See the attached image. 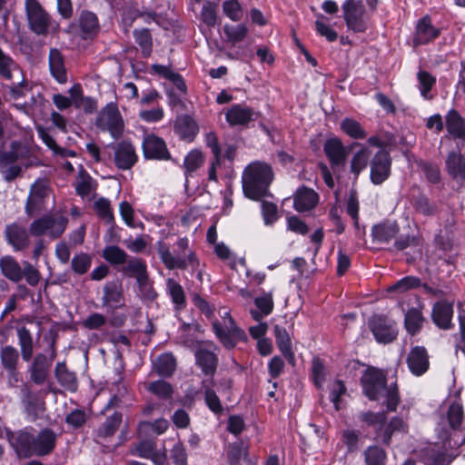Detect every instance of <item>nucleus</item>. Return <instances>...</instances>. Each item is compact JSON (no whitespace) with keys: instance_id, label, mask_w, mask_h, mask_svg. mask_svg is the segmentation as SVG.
I'll return each instance as SVG.
<instances>
[{"instance_id":"obj_1","label":"nucleus","mask_w":465,"mask_h":465,"mask_svg":"<svg viewBox=\"0 0 465 465\" xmlns=\"http://www.w3.org/2000/svg\"><path fill=\"white\" fill-rule=\"evenodd\" d=\"M463 408L458 401L450 405L447 416L436 427L441 445L432 444L424 450L426 465H450L455 458L454 450L465 443Z\"/></svg>"},{"instance_id":"obj_2","label":"nucleus","mask_w":465,"mask_h":465,"mask_svg":"<svg viewBox=\"0 0 465 465\" xmlns=\"http://www.w3.org/2000/svg\"><path fill=\"white\" fill-rule=\"evenodd\" d=\"M35 432L34 429L25 428L13 437L12 445L19 457L44 456L54 448L55 434L51 430Z\"/></svg>"},{"instance_id":"obj_3","label":"nucleus","mask_w":465,"mask_h":465,"mask_svg":"<svg viewBox=\"0 0 465 465\" xmlns=\"http://www.w3.org/2000/svg\"><path fill=\"white\" fill-rule=\"evenodd\" d=\"M385 374L379 369L368 367L361 375V384L363 394L371 401H380L385 397L387 410L395 411L400 396L396 384L387 386Z\"/></svg>"},{"instance_id":"obj_4","label":"nucleus","mask_w":465,"mask_h":465,"mask_svg":"<svg viewBox=\"0 0 465 465\" xmlns=\"http://www.w3.org/2000/svg\"><path fill=\"white\" fill-rule=\"evenodd\" d=\"M273 180V172L266 163L255 161L248 164L242 175L244 195L252 200H260L269 195V187Z\"/></svg>"},{"instance_id":"obj_5","label":"nucleus","mask_w":465,"mask_h":465,"mask_svg":"<svg viewBox=\"0 0 465 465\" xmlns=\"http://www.w3.org/2000/svg\"><path fill=\"white\" fill-rule=\"evenodd\" d=\"M156 249L161 262L168 270H185L188 266L198 265L196 254L190 249L187 237L178 238L173 252H171L170 244L163 240L157 241Z\"/></svg>"},{"instance_id":"obj_6","label":"nucleus","mask_w":465,"mask_h":465,"mask_svg":"<svg viewBox=\"0 0 465 465\" xmlns=\"http://www.w3.org/2000/svg\"><path fill=\"white\" fill-rule=\"evenodd\" d=\"M343 19L348 30L353 33H364L369 27L366 9L361 0H345L341 4Z\"/></svg>"},{"instance_id":"obj_7","label":"nucleus","mask_w":465,"mask_h":465,"mask_svg":"<svg viewBox=\"0 0 465 465\" xmlns=\"http://www.w3.org/2000/svg\"><path fill=\"white\" fill-rule=\"evenodd\" d=\"M213 331L220 342L229 350L234 348L237 341L244 335L226 311L222 315V321L216 320L213 322Z\"/></svg>"},{"instance_id":"obj_8","label":"nucleus","mask_w":465,"mask_h":465,"mask_svg":"<svg viewBox=\"0 0 465 465\" xmlns=\"http://www.w3.org/2000/svg\"><path fill=\"white\" fill-rule=\"evenodd\" d=\"M95 125L101 131L108 132L114 139L124 132V121L115 103L107 104L98 114Z\"/></svg>"},{"instance_id":"obj_9","label":"nucleus","mask_w":465,"mask_h":465,"mask_svg":"<svg viewBox=\"0 0 465 465\" xmlns=\"http://www.w3.org/2000/svg\"><path fill=\"white\" fill-rule=\"evenodd\" d=\"M25 11L30 29L36 35H45L51 26V17L37 0H25Z\"/></svg>"},{"instance_id":"obj_10","label":"nucleus","mask_w":465,"mask_h":465,"mask_svg":"<svg viewBox=\"0 0 465 465\" xmlns=\"http://www.w3.org/2000/svg\"><path fill=\"white\" fill-rule=\"evenodd\" d=\"M392 160L390 153L381 149L371 158L370 163V180L375 185L382 184L391 175Z\"/></svg>"},{"instance_id":"obj_11","label":"nucleus","mask_w":465,"mask_h":465,"mask_svg":"<svg viewBox=\"0 0 465 465\" xmlns=\"http://www.w3.org/2000/svg\"><path fill=\"white\" fill-rule=\"evenodd\" d=\"M370 329L380 343H390L398 335L396 323L383 315L373 316L370 322Z\"/></svg>"},{"instance_id":"obj_12","label":"nucleus","mask_w":465,"mask_h":465,"mask_svg":"<svg viewBox=\"0 0 465 465\" xmlns=\"http://www.w3.org/2000/svg\"><path fill=\"white\" fill-rule=\"evenodd\" d=\"M143 156L145 159L168 161L171 154L163 138L155 134H147L142 143Z\"/></svg>"},{"instance_id":"obj_13","label":"nucleus","mask_w":465,"mask_h":465,"mask_svg":"<svg viewBox=\"0 0 465 465\" xmlns=\"http://www.w3.org/2000/svg\"><path fill=\"white\" fill-rule=\"evenodd\" d=\"M406 363L410 372L420 377L425 374L430 368V356L423 346L412 347L406 358Z\"/></svg>"},{"instance_id":"obj_14","label":"nucleus","mask_w":465,"mask_h":465,"mask_svg":"<svg viewBox=\"0 0 465 465\" xmlns=\"http://www.w3.org/2000/svg\"><path fill=\"white\" fill-rule=\"evenodd\" d=\"M323 150L334 173H336L341 168L344 167L348 150L340 139H328L324 143Z\"/></svg>"},{"instance_id":"obj_15","label":"nucleus","mask_w":465,"mask_h":465,"mask_svg":"<svg viewBox=\"0 0 465 465\" xmlns=\"http://www.w3.org/2000/svg\"><path fill=\"white\" fill-rule=\"evenodd\" d=\"M217 346L213 343L206 347H200L195 351L196 364L205 376L213 377L218 366Z\"/></svg>"},{"instance_id":"obj_16","label":"nucleus","mask_w":465,"mask_h":465,"mask_svg":"<svg viewBox=\"0 0 465 465\" xmlns=\"http://www.w3.org/2000/svg\"><path fill=\"white\" fill-rule=\"evenodd\" d=\"M138 157L134 146L126 141L116 143L114 147V161L120 170H129L137 162Z\"/></svg>"},{"instance_id":"obj_17","label":"nucleus","mask_w":465,"mask_h":465,"mask_svg":"<svg viewBox=\"0 0 465 465\" xmlns=\"http://www.w3.org/2000/svg\"><path fill=\"white\" fill-rule=\"evenodd\" d=\"M20 398L25 411L30 420L37 419L44 411V402L36 392H34L27 384H23L20 389Z\"/></svg>"},{"instance_id":"obj_18","label":"nucleus","mask_w":465,"mask_h":465,"mask_svg":"<svg viewBox=\"0 0 465 465\" xmlns=\"http://www.w3.org/2000/svg\"><path fill=\"white\" fill-rule=\"evenodd\" d=\"M48 187L45 183L38 182L33 184L25 205V212L28 215L38 214L44 210V202L48 196Z\"/></svg>"},{"instance_id":"obj_19","label":"nucleus","mask_w":465,"mask_h":465,"mask_svg":"<svg viewBox=\"0 0 465 465\" xmlns=\"http://www.w3.org/2000/svg\"><path fill=\"white\" fill-rule=\"evenodd\" d=\"M5 236L15 251H23L30 244L26 228L16 223L6 225Z\"/></svg>"},{"instance_id":"obj_20","label":"nucleus","mask_w":465,"mask_h":465,"mask_svg":"<svg viewBox=\"0 0 465 465\" xmlns=\"http://www.w3.org/2000/svg\"><path fill=\"white\" fill-rule=\"evenodd\" d=\"M440 29L434 27L429 15L419 19L416 25L414 45H421L430 43L440 35Z\"/></svg>"},{"instance_id":"obj_21","label":"nucleus","mask_w":465,"mask_h":465,"mask_svg":"<svg viewBox=\"0 0 465 465\" xmlns=\"http://www.w3.org/2000/svg\"><path fill=\"white\" fill-rule=\"evenodd\" d=\"M255 112L252 108L243 104L232 105L225 113V119L231 126L247 125L254 120Z\"/></svg>"},{"instance_id":"obj_22","label":"nucleus","mask_w":465,"mask_h":465,"mask_svg":"<svg viewBox=\"0 0 465 465\" xmlns=\"http://www.w3.org/2000/svg\"><path fill=\"white\" fill-rule=\"evenodd\" d=\"M55 356L54 351L52 349L50 359L47 358L46 355L38 353L30 367V375L32 381L35 384H43L48 374L49 368L52 364V361Z\"/></svg>"},{"instance_id":"obj_23","label":"nucleus","mask_w":465,"mask_h":465,"mask_svg":"<svg viewBox=\"0 0 465 465\" xmlns=\"http://www.w3.org/2000/svg\"><path fill=\"white\" fill-rule=\"evenodd\" d=\"M319 202L318 193L312 188L302 186L293 194V208L303 213L313 209Z\"/></svg>"},{"instance_id":"obj_24","label":"nucleus","mask_w":465,"mask_h":465,"mask_svg":"<svg viewBox=\"0 0 465 465\" xmlns=\"http://www.w3.org/2000/svg\"><path fill=\"white\" fill-rule=\"evenodd\" d=\"M135 454L141 458L151 460L154 465H164L166 454L156 449V443L153 440L140 441L134 449Z\"/></svg>"},{"instance_id":"obj_25","label":"nucleus","mask_w":465,"mask_h":465,"mask_svg":"<svg viewBox=\"0 0 465 465\" xmlns=\"http://www.w3.org/2000/svg\"><path fill=\"white\" fill-rule=\"evenodd\" d=\"M453 308L452 305L445 301L438 302L432 308V321L440 329L449 330L453 327L452 324Z\"/></svg>"},{"instance_id":"obj_26","label":"nucleus","mask_w":465,"mask_h":465,"mask_svg":"<svg viewBox=\"0 0 465 465\" xmlns=\"http://www.w3.org/2000/svg\"><path fill=\"white\" fill-rule=\"evenodd\" d=\"M0 77L5 81H23V72L17 64L0 49Z\"/></svg>"},{"instance_id":"obj_27","label":"nucleus","mask_w":465,"mask_h":465,"mask_svg":"<svg viewBox=\"0 0 465 465\" xmlns=\"http://www.w3.org/2000/svg\"><path fill=\"white\" fill-rule=\"evenodd\" d=\"M102 301L104 306L113 310L123 307L124 301L121 285L116 282L106 283L104 287Z\"/></svg>"},{"instance_id":"obj_28","label":"nucleus","mask_w":465,"mask_h":465,"mask_svg":"<svg viewBox=\"0 0 465 465\" xmlns=\"http://www.w3.org/2000/svg\"><path fill=\"white\" fill-rule=\"evenodd\" d=\"M49 68L52 76L59 83L64 84L67 81L64 59L61 52L52 48L49 52Z\"/></svg>"},{"instance_id":"obj_29","label":"nucleus","mask_w":465,"mask_h":465,"mask_svg":"<svg viewBox=\"0 0 465 465\" xmlns=\"http://www.w3.org/2000/svg\"><path fill=\"white\" fill-rule=\"evenodd\" d=\"M174 131L181 139L192 142L198 134L199 128L196 122L189 115L177 118Z\"/></svg>"},{"instance_id":"obj_30","label":"nucleus","mask_w":465,"mask_h":465,"mask_svg":"<svg viewBox=\"0 0 465 465\" xmlns=\"http://www.w3.org/2000/svg\"><path fill=\"white\" fill-rule=\"evenodd\" d=\"M273 332L279 350L289 362L293 363L294 353L292 350V342L288 331L284 327L277 324L273 328Z\"/></svg>"},{"instance_id":"obj_31","label":"nucleus","mask_w":465,"mask_h":465,"mask_svg":"<svg viewBox=\"0 0 465 465\" xmlns=\"http://www.w3.org/2000/svg\"><path fill=\"white\" fill-rule=\"evenodd\" d=\"M446 128L454 138L465 140V119L454 109L450 110L446 115Z\"/></svg>"},{"instance_id":"obj_32","label":"nucleus","mask_w":465,"mask_h":465,"mask_svg":"<svg viewBox=\"0 0 465 465\" xmlns=\"http://www.w3.org/2000/svg\"><path fill=\"white\" fill-rule=\"evenodd\" d=\"M399 232V226L395 222H386L374 225L371 230L373 240L386 243L393 239Z\"/></svg>"},{"instance_id":"obj_33","label":"nucleus","mask_w":465,"mask_h":465,"mask_svg":"<svg viewBox=\"0 0 465 465\" xmlns=\"http://www.w3.org/2000/svg\"><path fill=\"white\" fill-rule=\"evenodd\" d=\"M446 167L452 178L465 181V158L460 153L451 152L448 154Z\"/></svg>"},{"instance_id":"obj_34","label":"nucleus","mask_w":465,"mask_h":465,"mask_svg":"<svg viewBox=\"0 0 465 465\" xmlns=\"http://www.w3.org/2000/svg\"><path fill=\"white\" fill-rule=\"evenodd\" d=\"M2 273L10 281L18 282L23 279L22 267L12 256H5L0 260Z\"/></svg>"},{"instance_id":"obj_35","label":"nucleus","mask_w":465,"mask_h":465,"mask_svg":"<svg viewBox=\"0 0 465 465\" xmlns=\"http://www.w3.org/2000/svg\"><path fill=\"white\" fill-rule=\"evenodd\" d=\"M123 272L137 281L148 273L145 261L138 257H128L122 269Z\"/></svg>"},{"instance_id":"obj_36","label":"nucleus","mask_w":465,"mask_h":465,"mask_svg":"<svg viewBox=\"0 0 465 465\" xmlns=\"http://www.w3.org/2000/svg\"><path fill=\"white\" fill-rule=\"evenodd\" d=\"M55 377L58 382L66 390L75 391L77 389V381L75 374L68 371L64 362H58L55 366Z\"/></svg>"},{"instance_id":"obj_37","label":"nucleus","mask_w":465,"mask_h":465,"mask_svg":"<svg viewBox=\"0 0 465 465\" xmlns=\"http://www.w3.org/2000/svg\"><path fill=\"white\" fill-rule=\"evenodd\" d=\"M79 26L84 38L93 36L97 33L99 28L97 16L95 14L89 11L83 12L79 18Z\"/></svg>"},{"instance_id":"obj_38","label":"nucleus","mask_w":465,"mask_h":465,"mask_svg":"<svg viewBox=\"0 0 465 465\" xmlns=\"http://www.w3.org/2000/svg\"><path fill=\"white\" fill-rule=\"evenodd\" d=\"M156 372L162 377H170L176 368V360L172 353L161 354L153 364Z\"/></svg>"},{"instance_id":"obj_39","label":"nucleus","mask_w":465,"mask_h":465,"mask_svg":"<svg viewBox=\"0 0 465 465\" xmlns=\"http://www.w3.org/2000/svg\"><path fill=\"white\" fill-rule=\"evenodd\" d=\"M424 318L420 310L411 308L405 313L404 325L407 332L415 335L422 327Z\"/></svg>"},{"instance_id":"obj_40","label":"nucleus","mask_w":465,"mask_h":465,"mask_svg":"<svg viewBox=\"0 0 465 465\" xmlns=\"http://www.w3.org/2000/svg\"><path fill=\"white\" fill-rule=\"evenodd\" d=\"M370 158V151L366 147H361L357 151L351 160L350 170L354 175V181H356L360 173L367 167L368 161Z\"/></svg>"},{"instance_id":"obj_41","label":"nucleus","mask_w":465,"mask_h":465,"mask_svg":"<svg viewBox=\"0 0 465 465\" xmlns=\"http://www.w3.org/2000/svg\"><path fill=\"white\" fill-rule=\"evenodd\" d=\"M122 422V414L120 412H114L108 416L104 423L97 430V436L101 438H107L113 436L118 430Z\"/></svg>"},{"instance_id":"obj_42","label":"nucleus","mask_w":465,"mask_h":465,"mask_svg":"<svg viewBox=\"0 0 465 465\" xmlns=\"http://www.w3.org/2000/svg\"><path fill=\"white\" fill-rule=\"evenodd\" d=\"M212 381H203L202 386L204 391V401L207 407L215 414L223 412V409L221 401L215 391L211 388Z\"/></svg>"},{"instance_id":"obj_43","label":"nucleus","mask_w":465,"mask_h":465,"mask_svg":"<svg viewBox=\"0 0 465 465\" xmlns=\"http://www.w3.org/2000/svg\"><path fill=\"white\" fill-rule=\"evenodd\" d=\"M408 431L407 423L399 417L392 418L390 422L386 425L382 435L381 441L389 445L391 443V437L396 432H403L406 433Z\"/></svg>"},{"instance_id":"obj_44","label":"nucleus","mask_w":465,"mask_h":465,"mask_svg":"<svg viewBox=\"0 0 465 465\" xmlns=\"http://www.w3.org/2000/svg\"><path fill=\"white\" fill-rule=\"evenodd\" d=\"M166 290L177 309L183 308L185 305L184 291L178 282L172 278L167 279Z\"/></svg>"},{"instance_id":"obj_45","label":"nucleus","mask_w":465,"mask_h":465,"mask_svg":"<svg viewBox=\"0 0 465 465\" xmlns=\"http://www.w3.org/2000/svg\"><path fill=\"white\" fill-rule=\"evenodd\" d=\"M48 220L51 221L47 224V235L53 239L59 238L65 231L68 219L63 215L48 214Z\"/></svg>"},{"instance_id":"obj_46","label":"nucleus","mask_w":465,"mask_h":465,"mask_svg":"<svg viewBox=\"0 0 465 465\" xmlns=\"http://www.w3.org/2000/svg\"><path fill=\"white\" fill-rule=\"evenodd\" d=\"M103 257L113 265H124L129 256L125 251L120 247L110 245L104 249Z\"/></svg>"},{"instance_id":"obj_47","label":"nucleus","mask_w":465,"mask_h":465,"mask_svg":"<svg viewBox=\"0 0 465 465\" xmlns=\"http://www.w3.org/2000/svg\"><path fill=\"white\" fill-rule=\"evenodd\" d=\"M0 358L1 363L6 371L16 369L19 360V353L15 347L11 345L2 347L0 351Z\"/></svg>"},{"instance_id":"obj_48","label":"nucleus","mask_w":465,"mask_h":465,"mask_svg":"<svg viewBox=\"0 0 465 465\" xmlns=\"http://www.w3.org/2000/svg\"><path fill=\"white\" fill-rule=\"evenodd\" d=\"M223 32L227 40L235 45L245 39L248 34V28L244 24H239L236 25H225L223 26Z\"/></svg>"},{"instance_id":"obj_49","label":"nucleus","mask_w":465,"mask_h":465,"mask_svg":"<svg viewBox=\"0 0 465 465\" xmlns=\"http://www.w3.org/2000/svg\"><path fill=\"white\" fill-rule=\"evenodd\" d=\"M204 162L203 154L199 150H192L190 151L184 158L183 167L185 169V174L188 175L190 173L197 171Z\"/></svg>"},{"instance_id":"obj_50","label":"nucleus","mask_w":465,"mask_h":465,"mask_svg":"<svg viewBox=\"0 0 465 465\" xmlns=\"http://www.w3.org/2000/svg\"><path fill=\"white\" fill-rule=\"evenodd\" d=\"M341 128L347 135L354 139H363L367 135L361 124L351 118H345L341 124Z\"/></svg>"},{"instance_id":"obj_51","label":"nucleus","mask_w":465,"mask_h":465,"mask_svg":"<svg viewBox=\"0 0 465 465\" xmlns=\"http://www.w3.org/2000/svg\"><path fill=\"white\" fill-rule=\"evenodd\" d=\"M414 210L424 216H430L436 213V205L424 194H419L413 199Z\"/></svg>"},{"instance_id":"obj_52","label":"nucleus","mask_w":465,"mask_h":465,"mask_svg":"<svg viewBox=\"0 0 465 465\" xmlns=\"http://www.w3.org/2000/svg\"><path fill=\"white\" fill-rule=\"evenodd\" d=\"M135 43L142 49L143 55L147 57L152 53V36L148 29H140L134 31Z\"/></svg>"},{"instance_id":"obj_53","label":"nucleus","mask_w":465,"mask_h":465,"mask_svg":"<svg viewBox=\"0 0 465 465\" xmlns=\"http://www.w3.org/2000/svg\"><path fill=\"white\" fill-rule=\"evenodd\" d=\"M138 286L139 295L143 300L153 301L157 296V293L153 286V282L149 278V274L140 277L136 281Z\"/></svg>"},{"instance_id":"obj_54","label":"nucleus","mask_w":465,"mask_h":465,"mask_svg":"<svg viewBox=\"0 0 465 465\" xmlns=\"http://www.w3.org/2000/svg\"><path fill=\"white\" fill-rule=\"evenodd\" d=\"M95 186L93 179L88 174L81 173L75 181V191L81 197H88L94 191Z\"/></svg>"},{"instance_id":"obj_55","label":"nucleus","mask_w":465,"mask_h":465,"mask_svg":"<svg viewBox=\"0 0 465 465\" xmlns=\"http://www.w3.org/2000/svg\"><path fill=\"white\" fill-rule=\"evenodd\" d=\"M420 285V280L415 276H405L391 285L389 292L403 293L409 290L418 288Z\"/></svg>"},{"instance_id":"obj_56","label":"nucleus","mask_w":465,"mask_h":465,"mask_svg":"<svg viewBox=\"0 0 465 465\" xmlns=\"http://www.w3.org/2000/svg\"><path fill=\"white\" fill-rule=\"evenodd\" d=\"M217 5L216 4L206 1L203 3L201 11V20L207 26L213 27L217 22Z\"/></svg>"},{"instance_id":"obj_57","label":"nucleus","mask_w":465,"mask_h":465,"mask_svg":"<svg viewBox=\"0 0 465 465\" xmlns=\"http://www.w3.org/2000/svg\"><path fill=\"white\" fill-rule=\"evenodd\" d=\"M92 258L87 253L75 254L71 262L73 271L77 274H84L91 267Z\"/></svg>"},{"instance_id":"obj_58","label":"nucleus","mask_w":465,"mask_h":465,"mask_svg":"<svg viewBox=\"0 0 465 465\" xmlns=\"http://www.w3.org/2000/svg\"><path fill=\"white\" fill-rule=\"evenodd\" d=\"M386 453L378 446H371L365 450L367 465H385Z\"/></svg>"},{"instance_id":"obj_59","label":"nucleus","mask_w":465,"mask_h":465,"mask_svg":"<svg viewBox=\"0 0 465 465\" xmlns=\"http://www.w3.org/2000/svg\"><path fill=\"white\" fill-rule=\"evenodd\" d=\"M147 389L161 399H170L173 391L171 384L162 380L151 382Z\"/></svg>"},{"instance_id":"obj_60","label":"nucleus","mask_w":465,"mask_h":465,"mask_svg":"<svg viewBox=\"0 0 465 465\" xmlns=\"http://www.w3.org/2000/svg\"><path fill=\"white\" fill-rule=\"evenodd\" d=\"M223 12L232 21L237 22L242 19V9L237 0H227L223 3Z\"/></svg>"},{"instance_id":"obj_61","label":"nucleus","mask_w":465,"mask_h":465,"mask_svg":"<svg viewBox=\"0 0 465 465\" xmlns=\"http://www.w3.org/2000/svg\"><path fill=\"white\" fill-rule=\"evenodd\" d=\"M19 144L15 142L11 143V150L0 152V168H5L10 164L16 163L19 159V153L17 152Z\"/></svg>"},{"instance_id":"obj_62","label":"nucleus","mask_w":465,"mask_h":465,"mask_svg":"<svg viewBox=\"0 0 465 465\" xmlns=\"http://www.w3.org/2000/svg\"><path fill=\"white\" fill-rule=\"evenodd\" d=\"M94 210L98 216L107 223H111L114 219L113 211L109 200L100 198L94 203Z\"/></svg>"},{"instance_id":"obj_63","label":"nucleus","mask_w":465,"mask_h":465,"mask_svg":"<svg viewBox=\"0 0 465 465\" xmlns=\"http://www.w3.org/2000/svg\"><path fill=\"white\" fill-rule=\"evenodd\" d=\"M419 165L428 182L438 183L440 181V168L437 164L429 162H420Z\"/></svg>"},{"instance_id":"obj_64","label":"nucleus","mask_w":465,"mask_h":465,"mask_svg":"<svg viewBox=\"0 0 465 465\" xmlns=\"http://www.w3.org/2000/svg\"><path fill=\"white\" fill-rule=\"evenodd\" d=\"M247 457V450L240 444L230 446L227 452L229 465H238L242 458Z\"/></svg>"}]
</instances>
